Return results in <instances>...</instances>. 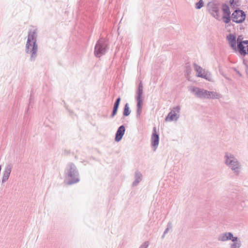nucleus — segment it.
Masks as SVG:
<instances>
[{"mask_svg": "<svg viewBox=\"0 0 248 248\" xmlns=\"http://www.w3.org/2000/svg\"><path fill=\"white\" fill-rule=\"evenodd\" d=\"M230 3L231 6L234 7L239 5V0H230Z\"/></svg>", "mask_w": 248, "mask_h": 248, "instance_id": "obj_24", "label": "nucleus"}, {"mask_svg": "<svg viewBox=\"0 0 248 248\" xmlns=\"http://www.w3.org/2000/svg\"><path fill=\"white\" fill-rule=\"evenodd\" d=\"M131 111L130 110L129 105L128 103H126L124 105L123 115L124 116H128L130 114Z\"/></svg>", "mask_w": 248, "mask_h": 248, "instance_id": "obj_22", "label": "nucleus"}, {"mask_svg": "<svg viewBox=\"0 0 248 248\" xmlns=\"http://www.w3.org/2000/svg\"><path fill=\"white\" fill-rule=\"evenodd\" d=\"M240 206L241 207V208H244L245 207L248 206V201L246 200L242 201L240 203Z\"/></svg>", "mask_w": 248, "mask_h": 248, "instance_id": "obj_25", "label": "nucleus"}, {"mask_svg": "<svg viewBox=\"0 0 248 248\" xmlns=\"http://www.w3.org/2000/svg\"><path fill=\"white\" fill-rule=\"evenodd\" d=\"M219 3L216 0L209 1L206 5L208 12L217 19L219 17Z\"/></svg>", "mask_w": 248, "mask_h": 248, "instance_id": "obj_6", "label": "nucleus"}, {"mask_svg": "<svg viewBox=\"0 0 248 248\" xmlns=\"http://www.w3.org/2000/svg\"><path fill=\"white\" fill-rule=\"evenodd\" d=\"M142 178L143 175L142 173L139 170H136L134 174V181L132 184V186H137L142 180Z\"/></svg>", "mask_w": 248, "mask_h": 248, "instance_id": "obj_17", "label": "nucleus"}, {"mask_svg": "<svg viewBox=\"0 0 248 248\" xmlns=\"http://www.w3.org/2000/svg\"><path fill=\"white\" fill-rule=\"evenodd\" d=\"M65 183L67 185L77 184L80 181L78 171L76 166L73 163H69L65 170Z\"/></svg>", "mask_w": 248, "mask_h": 248, "instance_id": "obj_1", "label": "nucleus"}, {"mask_svg": "<svg viewBox=\"0 0 248 248\" xmlns=\"http://www.w3.org/2000/svg\"><path fill=\"white\" fill-rule=\"evenodd\" d=\"M221 9L223 12L222 17L223 21L225 24H228L232 19L230 8L228 5L225 3H223L222 5Z\"/></svg>", "mask_w": 248, "mask_h": 248, "instance_id": "obj_9", "label": "nucleus"}, {"mask_svg": "<svg viewBox=\"0 0 248 248\" xmlns=\"http://www.w3.org/2000/svg\"><path fill=\"white\" fill-rule=\"evenodd\" d=\"M194 67L195 70L197 72V77L203 78L205 79L210 80L211 78L210 74L208 72H205L204 70L201 66L197 65L196 63L194 64Z\"/></svg>", "mask_w": 248, "mask_h": 248, "instance_id": "obj_11", "label": "nucleus"}, {"mask_svg": "<svg viewBox=\"0 0 248 248\" xmlns=\"http://www.w3.org/2000/svg\"><path fill=\"white\" fill-rule=\"evenodd\" d=\"M149 245V242L146 241L144 242L141 245H140L139 248H148Z\"/></svg>", "mask_w": 248, "mask_h": 248, "instance_id": "obj_26", "label": "nucleus"}, {"mask_svg": "<svg viewBox=\"0 0 248 248\" xmlns=\"http://www.w3.org/2000/svg\"><path fill=\"white\" fill-rule=\"evenodd\" d=\"M108 50V43L103 38L100 39L96 43L94 53V55L99 58L104 55Z\"/></svg>", "mask_w": 248, "mask_h": 248, "instance_id": "obj_5", "label": "nucleus"}, {"mask_svg": "<svg viewBox=\"0 0 248 248\" xmlns=\"http://www.w3.org/2000/svg\"><path fill=\"white\" fill-rule=\"evenodd\" d=\"M125 131V127L124 125H121L117 129L115 137V140L117 142L120 141L124 135V134Z\"/></svg>", "mask_w": 248, "mask_h": 248, "instance_id": "obj_15", "label": "nucleus"}, {"mask_svg": "<svg viewBox=\"0 0 248 248\" xmlns=\"http://www.w3.org/2000/svg\"><path fill=\"white\" fill-rule=\"evenodd\" d=\"M246 17L245 13L241 10L236 9L232 14V21L236 23H243Z\"/></svg>", "mask_w": 248, "mask_h": 248, "instance_id": "obj_8", "label": "nucleus"}, {"mask_svg": "<svg viewBox=\"0 0 248 248\" xmlns=\"http://www.w3.org/2000/svg\"><path fill=\"white\" fill-rule=\"evenodd\" d=\"M120 101H121V98H120V97H119L116 100V101L114 104L112 112L110 115L111 118H113L114 117V116L116 114L119 106Z\"/></svg>", "mask_w": 248, "mask_h": 248, "instance_id": "obj_19", "label": "nucleus"}, {"mask_svg": "<svg viewBox=\"0 0 248 248\" xmlns=\"http://www.w3.org/2000/svg\"><path fill=\"white\" fill-rule=\"evenodd\" d=\"M143 87L141 81L140 82L138 85V90L136 92L135 99L137 101V111L136 117L138 119L140 118L142 111L143 101Z\"/></svg>", "mask_w": 248, "mask_h": 248, "instance_id": "obj_3", "label": "nucleus"}, {"mask_svg": "<svg viewBox=\"0 0 248 248\" xmlns=\"http://www.w3.org/2000/svg\"><path fill=\"white\" fill-rule=\"evenodd\" d=\"M204 2L202 0H200L198 2H197L195 4V8L197 9H200L203 6Z\"/></svg>", "mask_w": 248, "mask_h": 248, "instance_id": "obj_23", "label": "nucleus"}, {"mask_svg": "<svg viewBox=\"0 0 248 248\" xmlns=\"http://www.w3.org/2000/svg\"><path fill=\"white\" fill-rule=\"evenodd\" d=\"M233 234L231 232H225L219 234L217 236V240L220 242H225L231 240Z\"/></svg>", "mask_w": 248, "mask_h": 248, "instance_id": "obj_13", "label": "nucleus"}, {"mask_svg": "<svg viewBox=\"0 0 248 248\" xmlns=\"http://www.w3.org/2000/svg\"><path fill=\"white\" fill-rule=\"evenodd\" d=\"M180 109L181 108L180 106H177L176 107H174L172 108V109L171 110L170 112L169 113H172L173 114H175L176 115H178V117H180Z\"/></svg>", "mask_w": 248, "mask_h": 248, "instance_id": "obj_21", "label": "nucleus"}, {"mask_svg": "<svg viewBox=\"0 0 248 248\" xmlns=\"http://www.w3.org/2000/svg\"><path fill=\"white\" fill-rule=\"evenodd\" d=\"M159 140V134L156 132V128L154 127L153 129V132L151 136V145L154 147V150L157 148Z\"/></svg>", "mask_w": 248, "mask_h": 248, "instance_id": "obj_12", "label": "nucleus"}, {"mask_svg": "<svg viewBox=\"0 0 248 248\" xmlns=\"http://www.w3.org/2000/svg\"><path fill=\"white\" fill-rule=\"evenodd\" d=\"M171 228H172V224L171 222H169L167 224V228H169V229H171Z\"/></svg>", "mask_w": 248, "mask_h": 248, "instance_id": "obj_28", "label": "nucleus"}, {"mask_svg": "<svg viewBox=\"0 0 248 248\" xmlns=\"http://www.w3.org/2000/svg\"><path fill=\"white\" fill-rule=\"evenodd\" d=\"M222 97V95L216 92H212V91H208L207 93V99H219Z\"/></svg>", "mask_w": 248, "mask_h": 248, "instance_id": "obj_18", "label": "nucleus"}, {"mask_svg": "<svg viewBox=\"0 0 248 248\" xmlns=\"http://www.w3.org/2000/svg\"><path fill=\"white\" fill-rule=\"evenodd\" d=\"M224 163L234 173L238 175L242 170V165L233 155L226 153L224 156Z\"/></svg>", "mask_w": 248, "mask_h": 248, "instance_id": "obj_2", "label": "nucleus"}, {"mask_svg": "<svg viewBox=\"0 0 248 248\" xmlns=\"http://www.w3.org/2000/svg\"><path fill=\"white\" fill-rule=\"evenodd\" d=\"M235 70L236 73L238 74V75L239 77H241L242 76L241 74L240 73V72L239 71L237 70L236 69H235Z\"/></svg>", "mask_w": 248, "mask_h": 248, "instance_id": "obj_29", "label": "nucleus"}, {"mask_svg": "<svg viewBox=\"0 0 248 248\" xmlns=\"http://www.w3.org/2000/svg\"><path fill=\"white\" fill-rule=\"evenodd\" d=\"M244 49H246V52H248V48L247 45H244Z\"/></svg>", "mask_w": 248, "mask_h": 248, "instance_id": "obj_30", "label": "nucleus"}, {"mask_svg": "<svg viewBox=\"0 0 248 248\" xmlns=\"http://www.w3.org/2000/svg\"><path fill=\"white\" fill-rule=\"evenodd\" d=\"M226 39L231 48L233 50L236 51L237 49V46H236V40L235 36L234 34L231 33L227 36Z\"/></svg>", "mask_w": 248, "mask_h": 248, "instance_id": "obj_14", "label": "nucleus"}, {"mask_svg": "<svg viewBox=\"0 0 248 248\" xmlns=\"http://www.w3.org/2000/svg\"><path fill=\"white\" fill-rule=\"evenodd\" d=\"M169 230V228H166V229H165V231H164V233H163V236H162V238H164V237L165 235L167 233H168V232Z\"/></svg>", "mask_w": 248, "mask_h": 248, "instance_id": "obj_27", "label": "nucleus"}, {"mask_svg": "<svg viewBox=\"0 0 248 248\" xmlns=\"http://www.w3.org/2000/svg\"><path fill=\"white\" fill-rule=\"evenodd\" d=\"M241 36H239L236 40L237 50L243 56L248 54V40H241Z\"/></svg>", "mask_w": 248, "mask_h": 248, "instance_id": "obj_7", "label": "nucleus"}, {"mask_svg": "<svg viewBox=\"0 0 248 248\" xmlns=\"http://www.w3.org/2000/svg\"><path fill=\"white\" fill-rule=\"evenodd\" d=\"M179 118V117L178 116V115H176L175 114H173L172 113H169L168 115L165 118L166 121H177L178 119Z\"/></svg>", "mask_w": 248, "mask_h": 248, "instance_id": "obj_20", "label": "nucleus"}, {"mask_svg": "<svg viewBox=\"0 0 248 248\" xmlns=\"http://www.w3.org/2000/svg\"><path fill=\"white\" fill-rule=\"evenodd\" d=\"M35 33L34 31L32 32H30L26 44V52L28 53L31 54V57L36 55L38 49L34 37Z\"/></svg>", "mask_w": 248, "mask_h": 248, "instance_id": "obj_4", "label": "nucleus"}, {"mask_svg": "<svg viewBox=\"0 0 248 248\" xmlns=\"http://www.w3.org/2000/svg\"><path fill=\"white\" fill-rule=\"evenodd\" d=\"M189 90L198 98L201 99H207L208 93L207 90L194 86L190 87Z\"/></svg>", "mask_w": 248, "mask_h": 248, "instance_id": "obj_10", "label": "nucleus"}, {"mask_svg": "<svg viewBox=\"0 0 248 248\" xmlns=\"http://www.w3.org/2000/svg\"><path fill=\"white\" fill-rule=\"evenodd\" d=\"M231 241L232 243L230 245V248H240L241 247L242 242L238 237L233 236Z\"/></svg>", "mask_w": 248, "mask_h": 248, "instance_id": "obj_16", "label": "nucleus"}]
</instances>
